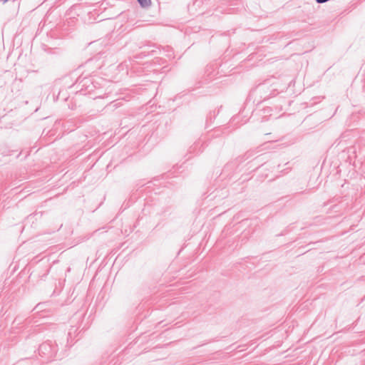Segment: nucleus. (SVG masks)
I'll return each instance as SVG.
<instances>
[{"instance_id": "obj_1", "label": "nucleus", "mask_w": 365, "mask_h": 365, "mask_svg": "<svg viewBox=\"0 0 365 365\" xmlns=\"http://www.w3.org/2000/svg\"><path fill=\"white\" fill-rule=\"evenodd\" d=\"M80 88L78 92L83 95L91 94L96 88H100V83L93 76L78 77L75 83Z\"/></svg>"}, {"instance_id": "obj_2", "label": "nucleus", "mask_w": 365, "mask_h": 365, "mask_svg": "<svg viewBox=\"0 0 365 365\" xmlns=\"http://www.w3.org/2000/svg\"><path fill=\"white\" fill-rule=\"evenodd\" d=\"M262 151V149L259 148H257L255 149L247 150L243 158H245V160H247L250 158L254 157L253 160H257V158L262 157V160L267 159L271 158V154L272 152H267L264 153H261Z\"/></svg>"}, {"instance_id": "obj_3", "label": "nucleus", "mask_w": 365, "mask_h": 365, "mask_svg": "<svg viewBox=\"0 0 365 365\" xmlns=\"http://www.w3.org/2000/svg\"><path fill=\"white\" fill-rule=\"evenodd\" d=\"M2 157H11L14 158H18L20 155L21 154V152L18 153L17 150H8V151H2L1 152Z\"/></svg>"}, {"instance_id": "obj_4", "label": "nucleus", "mask_w": 365, "mask_h": 365, "mask_svg": "<svg viewBox=\"0 0 365 365\" xmlns=\"http://www.w3.org/2000/svg\"><path fill=\"white\" fill-rule=\"evenodd\" d=\"M217 113H216L215 110L210 111V113L207 115L206 122H205V128L209 127V123L212 122V118H215Z\"/></svg>"}, {"instance_id": "obj_5", "label": "nucleus", "mask_w": 365, "mask_h": 365, "mask_svg": "<svg viewBox=\"0 0 365 365\" xmlns=\"http://www.w3.org/2000/svg\"><path fill=\"white\" fill-rule=\"evenodd\" d=\"M142 8H147L151 4V0H137Z\"/></svg>"}, {"instance_id": "obj_6", "label": "nucleus", "mask_w": 365, "mask_h": 365, "mask_svg": "<svg viewBox=\"0 0 365 365\" xmlns=\"http://www.w3.org/2000/svg\"><path fill=\"white\" fill-rule=\"evenodd\" d=\"M57 100L66 101L68 100V97L66 96V95L63 93V91H60L57 96Z\"/></svg>"}, {"instance_id": "obj_7", "label": "nucleus", "mask_w": 365, "mask_h": 365, "mask_svg": "<svg viewBox=\"0 0 365 365\" xmlns=\"http://www.w3.org/2000/svg\"><path fill=\"white\" fill-rule=\"evenodd\" d=\"M101 53H99L98 55L95 56L93 58H89L88 61H86V64L88 65V64L92 63L95 61H97L100 58L99 56H101Z\"/></svg>"}, {"instance_id": "obj_8", "label": "nucleus", "mask_w": 365, "mask_h": 365, "mask_svg": "<svg viewBox=\"0 0 365 365\" xmlns=\"http://www.w3.org/2000/svg\"><path fill=\"white\" fill-rule=\"evenodd\" d=\"M353 148H349L346 151L345 150H343L341 153V156L340 158H345V155L349 153L351 150H352Z\"/></svg>"}, {"instance_id": "obj_9", "label": "nucleus", "mask_w": 365, "mask_h": 365, "mask_svg": "<svg viewBox=\"0 0 365 365\" xmlns=\"http://www.w3.org/2000/svg\"><path fill=\"white\" fill-rule=\"evenodd\" d=\"M338 139L336 140V141L330 147L329 150L336 148L340 144V141L338 142Z\"/></svg>"}, {"instance_id": "obj_10", "label": "nucleus", "mask_w": 365, "mask_h": 365, "mask_svg": "<svg viewBox=\"0 0 365 365\" xmlns=\"http://www.w3.org/2000/svg\"><path fill=\"white\" fill-rule=\"evenodd\" d=\"M96 154H95L94 155H89L88 157L85 158L83 160H86V159L89 160V158H91V157H95V158H96ZM101 157V156H98V157H96V160H99V158H100Z\"/></svg>"}, {"instance_id": "obj_11", "label": "nucleus", "mask_w": 365, "mask_h": 365, "mask_svg": "<svg viewBox=\"0 0 365 365\" xmlns=\"http://www.w3.org/2000/svg\"><path fill=\"white\" fill-rule=\"evenodd\" d=\"M291 143H281V144L277 145V146H279H279H282V145L287 146L288 145H289V144H291Z\"/></svg>"}, {"instance_id": "obj_12", "label": "nucleus", "mask_w": 365, "mask_h": 365, "mask_svg": "<svg viewBox=\"0 0 365 365\" xmlns=\"http://www.w3.org/2000/svg\"><path fill=\"white\" fill-rule=\"evenodd\" d=\"M346 160H351V157L350 155H348L346 157Z\"/></svg>"}, {"instance_id": "obj_13", "label": "nucleus", "mask_w": 365, "mask_h": 365, "mask_svg": "<svg viewBox=\"0 0 365 365\" xmlns=\"http://www.w3.org/2000/svg\"><path fill=\"white\" fill-rule=\"evenodd\" d=\"M68 108L71 109H74V106L73 105L71 106L70 105H68Z\"/></svg>"}, {"instance_id": "obj_14", "label": "nucleus", "mask_w": 365, "mask_h": 365, "mask_svg": "<svg viewBox=\"0 0 365 365\" xmlns=\"http://www.w3.org/2000/svg\"><path fill=\"white\" fill-rule=\"evenodd\" d=\"M1 1H3V3H6L9 0H1Z\"/></svg>"}, {"instance_id": "obj_15", "label": "nucleus", "mask_w": 365, "mask_h": 365, "mask_svg": "<svg viewBox=\"0 0 365 365\" xmlns=\"http://www.w3.org/2000/svg\"><path fill=\"white\" fill-rule=\"evenodd\" d=\"M101 67V64H98V65L97 66V68H100Z\"/></svg>"}, {"instance_id": "obj_16", "label": "nucleus", "mask_w": 365, "mask_h": 365, "mask_svg": "<svg viewBox=\"0 0 365 365\" xmlns=\"http://www.w3.org/2000/svg\"><path fill=\"white\" fill-rule=\"evenodd\" d=\"M28 155H29V152H27V153H26V155L24 156V158H27Z\"/></svg>"}, {"instance_id": "obj_17", "label": "nucleus", "mask_w": 365, "mask_h": 365, "mask_svg": "<svg viewBox=\"0 0 365 365\" xmlns=\"http://www.w3.org/2000/svg\"><path fill=\"white\" fill-rule=\"evenodd\" d=\"M263 86V85H260L258 86V88H261Z\"/></svg>"}, {"instance_id": "obj_18", "label": "nucleus", "mask_w": 365, "mask_h": 365, "mask_svg": "<svg viewBox=\"0 0 365 365\" xmlns=\"http://www.w3.org/2000/svg\"><path fill=\"white\" fill-rule=\"evenodd\" d=\"M143 54L144 56H145V55L144 54V52H141L140 55H143Z\"/></svg>"}, {"instance_id": "obj_19", "label": "nucleus", "mask_w": 365, "mask_h": 365, "mask_svg": "<svg viewBox=\"0 0 365 365\" xmlns=\"http://www.w3.org/2000/svg\"><path fill=\"white\" fill-rule=\"evenodd\" d=\"M262 147H263V145H261V146L259 148L263 150V148Z\"/></svg>"}]
</instances>
